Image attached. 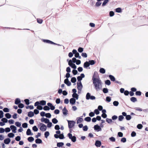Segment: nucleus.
Wrapping results in <instances>:
<instances>
[{
  "label": "nucleus",
  "mask_w": 148,
  "mask_h": 148,
  "mask_svg": "<svg viewBox=\"0 0 148 148\" xmlns=\"http://www.w3.org/2000/svg\"><path fill=\"white\" fill-rule=\"evenodd\" d=\"M119 104V102H118V101H114L113 102V104L114 106H118Z\"/></svg>",
  "instance_id": "obj_40"
},
{
  "label": "nucleus",
  "mask_w": 148,
  "mask_h": 148,
  "mask_svg": "<svg viewBox=\"0 0 148 148\" xmlns=\"http://www.w3.org/2000/svg\"><path fill=\"white\" fill-rule=\"evenodd\" d=\"M72 73L74 75H75L77 74L78 72L77 70L74 69L73 70Z\"/></svg>",
  "instance_id": "obj_61"
},
{
  "label": "nucleus",
  "mask_w": 148,
  "mask_h": 148,
  "mask_svg": "<svg viewBox=\"0 0 148 148\" xmlns=\"http://www.w3.org/2000/svg\"><path fill=\"white\" fill-rule=\"evenodd\" d=\"M125 118L127 120H130L131 119L132 117L130 115H127L126 116Z\"/></svg>",
  "instance_id": "obj_39"
},
{
  "label": "nucleus",
  "mask_w": 148,
  "mask_h": 148,
  "mask_svg": "<svg viewBox=\"0 0 148 148\" xmlns=\"http://www.w3.org/2000/svg\"><path fill=\"white\" fill-rule=\"evenodd\" d=\"M91 119L90 117H87L84 119V120L87 122H90V121Z\"/></svg>",
  "instance_id": "obj_37"
},
{
  "label": "nucleus",
  "mask_w": 148,
  "mask_h": 148,
  "mask_svg": "<svg viewBox=\"0 0 148 148\" xmlns=\"http://www.w3.org/2000/svg\"><path fill=\"white\" fill-rule=\"evenodd\" d=\"M52 121L53 123L55 124L57 123L58 122V120L56 118L52 119Z\"/></svg>",
  "instance_id": "obj_28"
},
{
  "label": "nucleus",
  "mask_w": 148,
  "mask_h": 148,
  "mask_svg": "<svg viewBox=\"0 0 148 148\" xmlns=\"http://www.w3.org/2000/svg\"><path fill=\"white\" fill-rule=\"evenodd\" d=\"M121 141L123 143H125L126 141V139L125 137H123L121 139Z\"/></svg>",
  "instance_id": "obj_45"
},
{
  "label": "nucleus",
  "mask_w": 148,
  "mask_h": 148,
  "mask_svg": "<svg viewBox=\"0 0 148 148\" xmlns=\"http://www.w3.org/2000/svg\"><path fill=\"white\" fill-rule=\"evenodd\" d=\"M76 81V78L75 77H72L71 79V81L73 83H75Z\"/></svg>",
  "instance_id": "obj_33"
},
{
  "label": "nucleus",
  "mask_w": 148,
  "mask_h": 148,
  "mask_svg": "<svg viewBox=\"0 0 148 148\" xmlns=\"http://www.w3.org/2000/svg\"><path fill=\"white\" fill-rule=\"evenodd\" d=\"M27 124L26 123H24L22 124V126L23 128H26L27 127Z\"/></svg>",
  "instance_id": "obj_52"
},
{
  "label": "nucleus",
  "mask_w": 148,
  "mask_h": 148,
  "mask_svg": "<svg viewBox=\"0 0 148 148\" xmlns=\"http://www.w3.org/2000/svg\"><path fill=\"white\" fill-rule=\"evenodd\" d=\"M88 130V127L87 125H85L83 127V130L84 131H87Z\"/></svg>",
  "instance_id": "obj_58"
},
{
  "label": "nucleus",
  "mask_w": 148,
  "mask_h": 148,
  "mask_svg": "<svg viewBox=\"0 0 148 148\" xmlns=\"http://www.w3.org/2000/svg\"><path fill=\"white\" fill-rule=\"evenodd\" d=\"M69 138L71 140V141L73 142H75L76 141V138L75 136H72L71 134L69 133L67 135Z\"/></svg>",
  "instance_id": "obj_4"
},
{
  "label": "nucleus",
  "mask_w": 148,
  "mask_h": 148,
  "mask_svg": "<svg viewBox=\"0 0 148 148\" xmlns=\"http://www.w3.org/2000/svg\"><path fill=\"white\" fill-rule=\"evenodd\" d=\"M124 117L122 115H120L119 116L118 119L119 121H122L124 119Z\"/></svg>",
  "instance_id": "obj_51"
},
{
  "label": "nucleus",
  "mask_w": 148,
  "mask_h": 148,
  "mask_svg": "<svg viewBox=\"0 0 148 148\" xmlns=\"http://www.w3.org/2000/svg\"><path fill=\"white\" fill-rule=\"evenodd\" d=\"M116 12H117L120 13L121 11V9L120 8H116L115 10Z\"/></svg>",
  "instance_id": "obj_46"
},
{
  "label": "nucleus",
  "mask_w": 148,
  "mask_h": 148,
  "mask_svg": "<svg viewBox=\"0 0 148 148\" xmlns=\"http://www.w3.org/2000/svg\"><path fill=\"white\" fill-rule=\"evenodd\" d=\"M10 142V139L9 138H8L4 140V143L5 144H8Z\"/></svg>",
  "instance_id": "obj_18"
},
{
  "label": "nucleus",
  "mask_w": 148,
  "mask_h": 148,
  "mask_svg": "<svg viewBox=\"0 0 148 148\" xmlns=\"http://www.w3.org/2000/svg\"><path fill=\"white\" fill-rule=\"evenodd\" d=\"M106 84L108 85H110L111 84V82L109 80H106L105 82Z\"/></svg>",
  "instance_id": "obj_42"
},
{
  "label": "nucleus",
  "mask_w": 148,
  "mask_h": 148,
  "mask_svg": "<svg viewBox=\"0 0 148 148\" xmlns=\"http://www.w3.org/2000/svg\"><path fill=\"white\" fill-rule=\"evenodd\" d=\"M109 140L111 141L114 142L115 141V138L113 137H111L109 138Z\"/></svg>",
  "instance_id": "obj_63"
},
{
  "label": "nucleus",
  "mask_w": 148,
  "mask_h": 148,
  "mask_svg": "<svg viewBox=\"0 0 148 148\" xmlns=\"http://www.w3.org/2000/svg\"><path fill=\"white\" fill-rule=\"evenodd\" d=\"M108 0H104L102 3V6H104L108 2Z\"/></svg>",
  "instance_id": "obj_47"
},
{
  "label": "nucleus",
  "mask_w": 148,
  "mask_h": 148,
  "mask_svg": "<svg viewBox=\"0 0 148 148\" xmlns=\"http://www.w3.org/2000/svg\"><path fill=\"white\" fill-rule=\"evenodd\" d=\"M40 104L42 106L45 105L46 104V101L45 100H41L40 101Z\"/></svg>",
  "instance_id": "obj_27"
},
{
  "label": "nucleus",
  "mask_w": 148,
  "mask_h": 148,
  "mask_svg": "<svg viewBox=\"0 0 148 148\" xmlns=\"http://www.w3.org/2000/svg\"><path fill=\"white\" fill-rule=\"evenodd\" d=\"M99 72L101 73L104 74L105 73L106 70L103 68H101L99 70Z\"/></svg>",
  "instance_id": "obj_26"
},
{
  "label": "nucleus",
  "mask_w": 148,
  "mask_h": 148,
  "mask_svg": "<svg viewBox=\"0 0 148 148\" xmlns=\"http://www.w3.org/2000/svg\"><path fill=\"white\" fill-rule=\"evenodd\" d=\"M130 100L133 102H135L137 101V100L136 97H132L131 98Z\"/></svg>",
  "instance_id": "obj_29"
},
{
  "label": "nucleus",
  "mask_w": 148,
  "mask_h": 148,
  "mask_svg": "<svg viewBox=\"0 0 148 148\" xmlns=\"http://www.w3.org/2000/svg\"><path fill=\"white\" fill-rule=\"evenodd\" d=\"M86 98L87 100L91 99L93 100L95 99V97L94 96H91L89 92L87 93Z\"/></svg>",
  "instance_id": "obj_2"
},
{
  "label": "nucleus",
  "mask_w": 148,
  "mask_h": 148,
  "mask_svg": "<svg viewBox=\"0 0 148 148\" xmlns=\"http://www.w3.org/2000/svg\"><path fill=\"white\" fill-rule=\"evenodd\" d=\"M47 105L50 107V108L51 110H53L55 109V107L52 104L50 103H47Z\"/></svg>",
  "instance_id": "obj_14"
},
{
  "label": "nucleus",
  "mask_w": 148,
  "mask_h": 148,
  "mask_svg": "<svg viewBox=\"0 0 148 148\" xmlns=\"http://www.w3.org/2000/svg\"><path fill=\"white\" fill-rule=\"evenodd\" d=\"M41 121L42 122H44L45 123H47L49 121V119L44 117H42L41 119Z\"/></svg>",
  "instance_id": "obj_8"
},
{
  "label": "nucleus",
  "mask_w": 148,
  "mask_h": 148,
  "mask_svg": "<svg viewBox=\"0 0 148 148\" xmlns=\"http://www.w3.org/2000/svg\"><path fill=\"white\" fill-rule=\"evenodd\" d=\"M43 109L45 110H49L50 108L48 106H44L43 108Z\"/></svg>",
  "instance_id": "obj_38"
},
{
  "label": "nucleus",
  "mask_w": 148,
  "mask_h": 148,
  "mask_svg": "<svg viewBox=\"0 0 148 148\" xmlns=\"http://www.w3.org/2000/svg\"><path fill=\"white\" fill-rule=\"evenodd\" d=\"M1 121L4 123H6L8 121V120L6 118H3L2 119Z\"/></svg>",
  "instance_id": "obj_43"
},
{
  "label": "nucleus",
  "mask_w": 148,
  "mask_h": 148,
  "mask_svg": "<svg viewBox=\"0 0 148 148\" xmlns=\"http://www.w3.org/2000/svg\"><path fill=\"white\" fill-rule=\"evenodd\" d=\"M72 96L73 97L72 98H75L77 100L78 99L79 95L77 93L73 94Z\"/></svg>",
  "instance_id": "obj_19"
},
{
  "label": "nucleus",
  "mask_w": 148,
  "mask_h": 148,
  "mask_svg": "<svg viewBox=\"0 0 148 148\" xmlns=\"http://www.w3.org/2000/svg\"><path fill=\"white\" fill-rule=\"evenodd\" d=\"M90 66L89 63L88 61H86L85 62L84 64V67L85 69H87L88 67Z\"/></svg>",
  "instance_id": "obj_15"
},
{
  "label": "nucleus",
  "mask_w": 148,
  "mask_h": 148,
  "mask_svg": "<svg viewBox=\"0 0 148 148\" xmlns=\"http://www.w3.org/2000/svg\"><path fill=\"white\" fill-rule=\"evenodd\" d=\"M15 125L18 127H20L21 125V123L18 122H16L15 123Z\"/></svg>",
  "instance_id": "obj_48"
},
{
  "label": "nucleus",
  "mask_w": 148,
  "mask_h": 148,
  "mask_svg": "<svg viewBox=\"0 0 148 148\" xmlns=\"http://www.w3.org/2000/svg\"><path fill=\"white\" fill-rule=\"evenodd\" d=\"M64 145V143L63 142L58 143L57 144V146L58 147H62Z\"/></svg>",
  "instance_id": "obj_23"
},
{
  "label": "nucleus",
  "mask_w": 148,
  "mask_h": 148,
  "mask_svg": "<svg viewBox=\"0 0 148 148\" xmlns=\"http://www.w3.org/2000/svg\"><path fill=\"white\" fill-rule=\"evenodd\" d=\"M77 118H78V119L77 121V124L80 123L82 122L83 121V119L82 118L79 117Z\"/></svg>",
  "instance_id": "obj_24"
},
{
  "label": "nucleus",
  "mask_w": 148,
  "mask_h": 148,
  "mask_svg": "<svg viewBox=\"0 0 148 148\" xmlns=\"http://www.w3.org/2000/svg\"><path fill=\"white\" fill-rule=\"evenodd\" d=\"M64 83L68 86H70L71 85V82L69 81L68 79H65L64 81Z\"/></svg>",
  "instance_id": "obj_9"
},
{
  "label": "nucleus",
  "mask_w": 148,
  "mask_h": 148,
  "mask_svg": "<svg viewBox=\"0 0 148 148\" xmlns=\"http://www.w3.org/2000/svg\"><path fill=\"white\" fill-rule=\"evenodd\" d=\"M44 135L45 138H47L49 136V132L46 131Z\"/></svg>",
  "instance_id": "obj_36"
},
{
  "label": "nucleus",
  "mask_w": 148,
  "mask_h": 148,
  "mask_svg": "<svg viewBox=\"0 0 148 148\" xmlns=\"http://www.w3.org/2000/svg\"><path fill=\"white\" fill-rule=\"evenodd\" d=\"M40 125H42L40 128V130L42 131H45L46 130L47 127L44 124L40 123Z\"/></svg>",
  "instance_id": "obj_6"
},
{
  "label": "nucleus",
  "mask_w": 148,
  "mask_h": 148,
  "mask_svg": "<svg viewBox=\"0 0 148 148\" xmlns=\"http://www.w3.org/2000/svg\"><path fill=\"white\" fill-rule=\"evenodd\" d=\"M88 62L89 63L90 65H93L95 64V61L94 60H90Z\"/></svg>",
  "instance_id": "obj_35"
},
{
  "label": "nucleus",
  "mask_w": 148,
  "mask_h": 148,
  "mask_svg": "<svg viewBox=\"0 0 148 148\" xmlns=\"http://www.w3.org/2000/svg\"><path fill=\"white\" fill-rule=\"evenodd\" d=\"M32 130L34 132H37L38 131V129L36 126H34L32 127Z\"/></svg>",
  "instance_id": "obj_49"
},
{
  "label": "nucleus",
  "mask_w": 148,
  "mask_h": 148,
  "mask_svg": "<svg viewBox=\"0 0 148 148\" xmlns=\"http://www.w3.org/2000/svg\"><path fill=\"white\" fill-rule=\"evenodd\" d=\"M21 102V100L19 98H16L15 101V103L16 105H18Z\"/></svg>",
  "instance_id": "obj_20"
},
{
  "label": "nucleus",
  "mask_w": 148,
  "mask_h": 148,
  "mask_svg": "<svg viewBox=\"0 0 148 148\" xmlns=\"http://www.w3.org/2000/svg\"><path fill=\"white\" fill-rule=\"evenodd\" d=\"M95 72L92 76V80L93 84L95 86V88L97 91H98L101 89L102 87V82L99 78H96L95 77Z\"/></svg>",
  "instance_id": "obj_1"
},
{
  "label": "nucleus",
  "mask_w": 148,
  "mask_h": 148,
  "mask_svg": "<svg viewBox=\"0 0 148 148\" xmlns=\"http://www.w3.org/2000/svg\"><path fill=\"white\" fill-rule=\"evenodd\" d=\"M3 111L4 112H9V110L7 108H5L3 109Z\"/></svg>",
  "instance_id": "obj_50"
},
{
  "label": "nucleus",
  "mask_w": 148,
  "mask_h": 148,
  "mask_svg": "<svg viewBox=\"0 0 148 148\" xmlns=\"http://www.w3.org/2000/svg\"><path fill=\"white\" fill-rule=\"evenodd\" d=\"M34 115V113L32 111H30L28 112V116L29 117H32Z\"/></svg>",
  "instance_id": "obj_22"
},
{
  "label": "nucleus",
  "mask_w": 148,
  "mask_h": 148,
  "mask_svg": "<svg viewBox=\"0 0 148 148\" xmlns=\"http://www.w3.org/2000/svg\"><path fill=\"white\" fill-rule=\"evenodd\" d=\"M24 101L25 104L27 105H28L29 104V100L28 99H26L24 100Z\"/></svg>",
  "instance_id": "obj_53"
},
{
  "label": "nucleus",
  "mask_w": 148,
  "mask_h": 148,
  "mask_svg": "<svg viewBox=\"0 0 148 148\" xmlns=\"http://www.w3.org/2000/svg\"><path fill=\"white\" fill-rule=\"evenodd\" d=\"M36 143L37 144H40L42 143V140L40 138H37L35 140Z\"/></svg>",
  "instance_id": "obj_21"
},
{
  "label": "nucleus",
  "mask_w": 148,
  "mask_h": 148,
  "mask_svg": "<svg viewBox=\"0 0 148 148\" xmlns=\"http://www.w3.org/2000/svg\"><path fill=\"white\" fill-rule=\"evenodd\" d=\"M27 140L29 142H32L34 140V138L33 137L31 136L28 138Z\"/></svg>",
  "instance_id": "obj_30"
},
{
  "label": "nucleus",
  "mask_w": 148,
  "mask_h": 148,
  "mask_svg": "<svg viewBox=\"0 0 148 148\" xmlns=\"http://www.w3.org/2000/svg\"><path fill=\"white\" fill-rule=\"evenodd\" d=\"M59 138L60 139H62L64 138V136L63 133L60 134Z\"/></svg>",
  "instance_id": "obj_62"
},
{
  "label": "nucleus",
  "mask_w": 148,
  "mask_h": 148,
  "mask_svg": "<svg viewBox=\"0 0 148 148\" xmlns=\"http://www.w3.org/2000/svg\"><path fill=\"white\" fill-rule=\"evenodd\" d=\"M43 41L44 42L48 43L54 45H56L59 46H61V45L60 44L54 43L53 42L48 40L43 39Z\"/></svg>",
  "instance_id": "obj_5"
},
{
  "label": "nucleus",
  "mask_w": 148,
  "mask_h": 148,
  "mask_svg": "<svg viewBox=\"0 0 148 148\" xmlns=\"http://www.w3.org/2000/svg\"><path fill=\"white\" fill-rule=\"evenodd\" d=\"M143 127V125L140 124H138L137 126V127L139 129H141Z\"/></svg>",
  "instance_id": "obj_41"
},
{
  "label": "nucleus",
  "mask_w": 148,
  "mask_h": 148,
  "mask_svg": "<svg viewBox=\"0 0 148 148\" xmlns=\"http://www.w3.org/2000/svg\"><path fill=\"white\" fill-rule=\"evenodd\" d=\"M82 56L84 58H86L87 57V54L86 53H82L81 54Z\"/></svg>",
  "instance_id": "obj_64"
},
{
  "label": "nucleus",
  "mask_w": 148,
  "mask_h": 148,
  "mask_svg": "<svg viewBox=\"0 0 148 148\" xmlns=\"http://www.w3.org/2000/svg\"><path fill=\"white\" fill-rule=\"evenodd\" d=\"M5 116L7 119H10L11 117V115L9 113H7L5 114Z\"/></svg>",
  "instance_id": "obj_31"
},
{
  "label": "nucleus",
  "mask_w": 148,
  "mask_h": 148,
  "mask_svg": "<svg viewBox=\"0 0 148 148\" xmlns=\"http://www.w3.org/2000/svg\"><path fill=\"white\" fill-rule=\"evenodd\" d=\"M117 135L119 137H122L123 136V134L121 132H119L118 133Z\"/></svg>",
  "instance_id": "obj_56"
},
{
  "label": "nucleus",
  "mask_w": 148,
  "mask_h": 148,
  "mask_svg": "<svg viewBox=\"0 0 148 148\" xmlns=\"http://www.w3.org/2000/svg\"><path fill=\"white\" fill-rule=\"evenodd\" d=\"M45 116H46V117L49 118H51V115L50 113H47L46 114Z\"/></svg>",
  "instance_id": "obj_54"
},
{
  "label": "nucleus",
  "mask_w": 148,
  "mask_h": 148,
  "mask_svg": "<svg viewBox=\"0 0 148 148\" xmlns=\"http://www.w3.org/2000/svg\"><path fill=\"white\" fill-rule=\"evenodd\" d=\"M14 136V134L12 133H10L8 134V136L9 138H13Z\"/></svg>",
  "instance_id": "obj_34"
},
{
  "label": "nucleus",
  "mask_w": 148,
  "mask_h": 148,
  "mask_svg": "<svg viewBox=\"0 0 148 148\" xmlns=\"http://www.w3.org/2000/svg\"><path fill=\"white\" fill-rule=\"evenodd\" d=\"M10 128L11 129L12 132L14 133H16V127L14 125H11L10 126Z\"/></svg>",
  "instance_id": "obj_10"
},
{
  "label": "nucleus",
  "mask_w": 148,
  "mask_h": 148,
  "mask_svg": "<svg viewBox=\"0 0 148 148\" xmlns=\"http://www.w3.org/2000/svg\"><path fill=\"white\" fill-rule=\"evenodd\" d=\"M101 141L99 140H97L95 141V145L97 147H100L101 145Z\"/></svg>",
  "instance_id": "obj_12"
},
{
  "label": "nucleus",
  "mask_w": 148,
  "mask_h": 148,
  "mask_svg": "<svg viewBox=\"0 0 148 148\" xmlns=\"http://www.w3.org/2000/svg\"><path fill=\"white\" fill-rule=\"evenodd\" d=\"M3 116V113L2 110H0V119L2 118Z\"/></svg>",
  "instance_id": "obj_57"
},
{
  "label": "nucleus",
  "mask_w": 148,
  "mask_h": 148,
  "mask_svg": "<svg viewBox=\"0 0 148 148\" xmlns=\"http://www.w3.org/2000/svg\"><path fill=\"white\" fill-rule=\"evenodd\" d=\"M78 51L79 53H82L83 51V49L82 47H79L78 48Z\"/></svg>",
  "instance_id": "obj_59"
},
{
  "label": "nucleus",
  "mask_w": 148,
  "mask_h": 148,
  "mask_svg": "<svg viewBox=\"0 0 148 148\" xmlns=\"http://www.w3.org/2000/svg\"><path fill=\"white\" fill-rule=\"evenodd\" d=\"M68 123V127L69 128H71L74 126L75 122L73 121L67 120Z\"/></svg>",
  "instance_id": "obj_3"
},
{
  "label": "nucleus",
  "mask_w": 148,
  "mask_h": 148,
  "mask_svg": "<svg viewBox=\"0 0 148 148\" xmlns=\"http://www.w3.org/2000/svg\"><path fill=\"white\" fill-rule=\"evenodd\" d=\"M109 77L111 81H114L115 80V78L112 75H109Z\"/></svg>",
  "instance_id": "obj_25"
},
{
  "label": "nucleus",
  "mask_w": 148,
  "mask_h": 148,
  "mask_svg": "<svg viewBox=\"0 0 148 148\" xmlns=\"http://www.w3.org/2000/svg\"><path fill=\"white\" fill-rule=\"evenodd\" d=\"M63 114L64 115H66L68 114V111L65 107L62 110Z\"/></svg>",
  "instance_id": "obj_17"
},
{
  "label": "nucleus",
  "mask_w": 148,
  "mask_h": 148,
  "mask_svg": "<svg viewBox=\"0 0 148 148\" xmlns=\"http://www.w3.org/2000/svg\"><path fill=\"white\" fill-rule=\"evenodd\" d=\"M103 91L104 93H106L108 92V89L106 88H104L103 89Z\"/></svg>",
  "instance_id": "obj_44"
},
{
  "label": "nucleus",
  "mask_w": 148,
  "mask_h": 148,
  "mask_svg": "<svg viewBox=\"0 0 148 148\" xmlns=\"http://www.w3.org/2000/svg\"><path fill=\"white\" fill-rule=\"evenodd\" d=\"M26 134L27 135H31L32 136L33 135V134L31 132V130L30 129H28L26 132Z\"/></svg>",
  "instance_id": "obj_16"
},
{
  "label": "nucleus",
  "mask_w": 148,
  "mask_h": 148,
  "mask_svg": "<svg viewBox=\"0 0 148 148\" xmlns=\"http://www.w3.org/2000/svg\"><path fill=\"white\" fill-rule=\"evenodd\" d=\"M24 107V105L23 103H20L18 104V107L19 108H22Z\"/></svg>",
  "instance_id": "obj_55"
},
{
  "label": "nucleus",
  "mask_w": 148,
  "mask_h": 148,
  "mask_svg": "<svg viewBox=\"0 0 148 148\" xmlns=\"http://www.w3.org/2000/svg\"><path fill=\"white\" fill-rule=\"evenodd\" d=\"M77 88L79 89H82L83 88V86L81 82H78L77 83Z\"/></svg>",
  "instance_id": "obj_11"
},
{
  "label": "nucleus",
  "mask_w": 148,
  "mask_h": 148,
  "mask_svg": "<svg viewBox=\"0 0 148 148\" xmlns=\"http://www.w3.org/2000/svg\"><path fill=\"white\" fill-rule=\"evenodd\" d=\"M70 103L72 105H74L76 102V99L74 98H71L69 100Z\"/></svg>",
  "instance_id": "obj_13"
},
{
  "label": "nucleus",
  "mask_w": 148,
  "mask_h": 148,
  "mask_svg": "<svg viewBox=\"0 0 148 148\" xmlns=\"http://www.w3.org/2000/svg\"><path fill=\"white\" fill-rule=\"evenodd\" d=\"M72 68H73L74 69H76L77 66L74 63H73L71 64V66H70Z\"/></svg>",
  "instance_id": "obj_60"
},
{
  "label": "nucleus",
  "mask_w": 148,
  "mask_h": 148,
  "mask_svg": "<svg viewBox=\"0 0 148 148\" xmlns=\"http://www.w3.org/2000/svg\"><path fill=\"white\" fill-rule=\"evenodd\" d=\"M106 121L108 123H111L112 122V119L107 118L106 119Z\"/></svg>",
  "instance_id": "obj_32"
},
{
  "label": "nucleus",
  "mask_w": 148,
  "mask_h": 148,
  "mask_svg": "<svg viewBox=\"0 0 148 148\" xmlns=\"http://www.w3.org/2000/svg\"><path fill=\"white\" fill-rule=\"evenodd\" d=\"M94 130H96L97 132L101 131V127L98 124L95 125L94 127Z\"/></svg>",
  "instance_id": "obj_7"
}]
</instances>
